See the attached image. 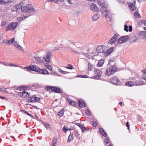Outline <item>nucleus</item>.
Listing matches in <instances>:
<instances>
[{"instance_id":"4d7b16f0","label":"nucleus","mask_w":146,"mask_h":146,"mask_svg":"<svg viewBox=\"0 0 146 146\" xmlns=\"http://www.w3.org/2000/svg\"><path fill=\"white\" fill-rule=\"evenodd\" d=\"M8 66H15V67H17V65H15L14 64H13L12 63H10L9 64V63Z\"/></svg>"},{"instance_id":"423d86ee","label":"nucleus","mask_w":146,"mask_h":146,"mask_svg":"<svg viewBox=\"0 0 146 146\" xmlns=\"http://www.w3.org/2000/svg\"><path fill=\"white\" fill-rule=\"evenodd\" d=\"M52 57V52H50L46 53L45 55L44 56L43 58L46 62L49 63L50 62Z\"/></svg>"},{"instance_id":"cd10ccee","label":"nucleus","mask_w":146,"mask_h":146,"mask_svg":"<svg viewBox=\"0 0 146 146\" xmlns=\"http://www.w3.org/2000/svg\"><path fill=\"white\" fill-rule=\"evenodd\" d=\"M14 46H15L17 48L20 50H21L22 49V47L19 44L18 42H15L14 43Z\"/></svg>"},{"instance_id":"5fc2aeb1","label":"nucleus","mask_w":146,"mask_h":146,"mask_svg":"<svg viewBox=\"0 0 146 146\" xmlns=\"http://www.w3.org/2000/svg\"><path fill=\"white\" fill-rule=\"evenodd\" d=\"M14 1V0L13 1L11 0L7 1H5V4L6 3H10L11 2H13Z\"/></svg>"},{"instance_id":"0eeeda50","label":"nucleus","mask_w":146,"mask_h":146,"mask_svg":"<svg viewBox=\"0 0 146 146\" xmlns=\"http://www.w3.org/2000/svg\"><path fill=\"white\" fill-rule=\"evenodd\" d=\"M26 68L30 70H32L39 73L40 68L36 65H31L26 67Z\"/></svg>"},{"instance_id":"aec40b11","label":"nucleus","mask_w":146,"mask_h":146,"mask_svg":"<svg viewBox=\"0 0 146 146\" xmlns=\"http://www.w3.org/2000/svg\"><path fill=\"white\" fill-rule=\"evenodd\" d=\"M135 85L137 86L141 85L144 84V82L141 79H139L136 81L135 82Z\"/></svg>"},{"instance_id":"09e8293b","label":"nucleus","mask_w":146,"mask_h":146,"mask_svg":"<svg viewBox=\"0 0 146 146\" xmlns=\"http://www.w3.org/2000/svg\"><path fill=\"white\" fill-rule=\"evenodd\" d=\"M86 76H87L85 75H79L78 76V77L82 78H86L87 77Z\"/></svg>"},{"instance_id":"4be33fe9","label":"nucleus","mask_w":146,"mask_h":146,"mask_svg":"<svg viewBox=\"0 0 146 146\" xmlns=\"http://www.w3.org/2000/svg\"><path fill=\"white\" fill-rule=\"evenodd\" d=\"M79 106L80 108H83L85 107L86 104L85 103L84 101L79 100L78 102Z\"/></svg>"},{"instance_id":"774afa93","label":"nucleus","mask_w":146,"mask_h":146,"mask_svg":"<svg viewBox=\"0 0 146 146\" xmlns=\"http://www.w3.org/2000/svg\"><path fill=\"white\" fill-rule=\"evenodd\" d=\"M142 78L146 81V75H143L142 76Z\"/></svg>"},{"instance_id":"a878e982","label":"nucleus","mask_w":146,"mask_h":146,"mask_svg":"<svg viewBox=\"0 0 146 146\" xmlns=\"http://www.w3.org/2000/svg\"><path fill=\"white\" fill-rule=\"evenodd\" d=\"M104 61L103 60H100L97 64V66L99 67H101L104 63Z\"/></svg>"},{"instance_id":"412c9836","label":"nucleus","mask_w":146,"mask_h":146,"mask_svg":"<svg viewBox=\"0 0 146 146\" xmlns=\"http://www.w3.org/2000/svg\"><path fill=\"white\" fill-rule=\"evenodd\" d=\"M99 131L102 135L104 136V137H106L107 135V134L105 130L102 128H100L99 129Z\"/></svg>"},{"instance_id":"ddd939ff","label":"nucleus","mask_w":146,"mask_h":146,"mask_svg":"<svg viewBox=\"0 0 146 146\" xmlns=\"http://www.w3.org/2000/svg\"><path fill=\"white\" fill-rule=\"evenodd\" d=\"M95 72V76L97 78H100L102 74V72L99 69H94Z\"/></svg>"},{"instance_id":"7ed1b4c3","label":"nucleus","mask_w":146,"mask_h":146,"mask_svg":"<svg viewBox=\"0 0 146 146\" xmlns=\"http://www.w3.org/2000/svg\"><path fill=\"white\" fill-rule=\"evenodd\" d=\"M18 22H11L8 25L6 29L7 31L9 30H13L15 29L18 25Z\"/></svg>"},{"instance_id":"dca6fc26","label":"nucleus","mask_w":146,"mask_h":146,"mask_svg":"<svg viewBox=\"0 0 146 146\" xmlns=\"http://www.w3.org/2000/svg\"><path fill=\"white\" fill-rule=\"evenodd\" d=\"M19 94L20 96L23 98L27 97L29 96V94L26 92L25 91H23V92H19Z\"/></svg>"},{"instance_id":"37998d69","label":"nucleus","mask_w":146,"mask_h":146,"mask_svg":"<svg viewBox=\"0 0 146 146\" xmlns=\"http://www.w3.org/2000/svg\"><path fill=\"white\" fill-rule=\"evenodd\" d=\"M141 22L142 24H144L146 26V21L143 20H141ZM143 29L145 30H146V27H144Z\"/></svg>"},{"instance_id":"7c9ffc66","label":"nucleus","mask_w":146,"mask_h":146,"mask_svg":"<svg viewBox=\"0 0 146 146\" xmlns=\"http://www.w3.org/2000/svg\"><path fill=\"white\" fill-rule=\"evenodd\" d=\"M15 40L14 38H13L9 40L7 42V43L8 45H9L11 43H12L14 42L15 41Z\"/></svg>"},{"instance_id":"20e7f679","label":"nucleus","mask_w":146,"mask_h":146,"mask_svg":"<svg viewBox=\"0 0 146 146\" xmlns=\"http://www.w3.org/2000/svg\"><path fill=\"white\" fill-rule=\"evenodd\" d=\"M110 81L111 83L115 85H119L122 84V83L121 82V81L119 80L115 76L111 78Z\"/></svg>"},{"instance_id":"f3484780","label":"nucleus","mask_w":146,"mask_h":146,"mask_svg":"<svg viewBox=\"0 0 146 146\" xmlns=\"http://www.w3.org/2000/svg\"><path fill=\"white\" fill-rule=\"evenodd\" d=\"M113 47H111L110 48V49L108 50L106 49L104 54L105 55L107 56L109 55L110 54L113 52Z\"/></svg>"},{"instance_id":"6e6d98bb","label":"nucleus","mask_w":146,"mask_h":146,"mask_svg":"<svg viewBox=\"0 0 146 146\" xmlns=\"http://www.w3.org/2000/svg\"><path fill=\"white\" fill-rule=\"evenodd\" d=\"M119 3H123L124 2V0H116Z\"/></svg>"},{"instance_id":"c756f323","label":"nucleus","mask_w":146,"mask_h":146,"mask_svg":"<svg viewBox=\"0 0 146 146\" xmlns=\"http://www.w3.org/2000/svg\"><path fill=\"white\" fill-rule=\"evenodd\" d=\"M57 139L56 138H54L52 143V145L51 146H55L56 144L57 143Z\"/></svg>"},{"instance_id":"473e14b6","label":"nucleus","mask_w":146,"mask_h":146,"mask_svg":"<svg viewBox=\"0 0 146 146\" xmlns=\"http://www.w3.org/2000/svg\"><path fill=\"white\" fill-rule=\"evenodd\" d=\"M45 66L48 70L52 71V67L50 65L48 64H46L44 65Z\"/></svg>"},{"instance_id":"052dcab7","label":"nucleus","mask_w":146,"mask_h":146,"mask_svg":"<svg viewBox=\"0 0 146 146\" xmlns=\"http://www.w3.org/2000/svg\"><path fill=\"white\" fill-rule=\"evenodd\" d=\"M0 98L2 99H5L6 101H7L8 100V98L7 97H2L1 96H0Z\"/></svg>"},{"instance_id":"e433bc0d","label":"nucleus","mask_w":146,"mask_h":146,"mask_svg":"<svg viewBox=\"0 0 146 146\" xmlns=\"http://www.w3.org/2000/svg\"><path fill=\"white\" fill-rule=\"evenodd\" d=\"M65 68H66L71 70L72 69L74 68L70 64H68L65 67Z\"/></svg>"},{"instance_id":"2f4dec72","label":"nucleus","mask_w":146,"mask_h":146,"mask_svg":"<svg viewBox=\"0 0 146 146\" xmlns=\"http://www.w3.org/2000/svg\"><path fill=\"white\" fill-rule=\"evenodd\" d=\"M82 55H84L85 57H87L89 59H91L92 58V56L88 53L82 52Z\"/></svg>"},{"instance_id":"bb28decb","label":"nucleus","mask_w":146,"mask_h":146,"mask_svg":"<svg viewBox=\"0 0 146 146\" xmlns=\"http://www.w3.org/2000/svg\"><path fill=\"white\" fill-rule=\"evenodd\" d=\"M93 68V65L90 62H88V70L89 71L92 70Z\"/></svg>"},{"instance_id":"c85d7f7f","label":"nucleus","mask_w":146,"mask_h":146,"mask_svg":"<svg viewBox=\"0 0 146 146\" xmlns=\"http://www.w3.org/2000/svg\"><path fill=\"white\" fill-rule=\"evenodd\" d=\"M34 58L35 59L37 60L39 62H42L43 61V58L42 57H39L38 56H35Z\"/></svg>"},{"instance_id":"72a5a7b5","label":"nucleus","mask_w":146,"mask_h":146,"mask_svg":"<svg viewBox=\"0 0 146 146\" xmlns=\"http://www.w3.org/2000/svg\"><path fill=\"white\" fill-rule=\"evenodd\" d=\"M99 18L98 15V14H96L94 15L92 17V19L95 21H96Z\"/></svg>"},{"instance_id":"9b49d317","label":"nucleus","mask_w":146,"mask_h":146,"mask_svg":"<svg viewBox=\"0 0 146 146\" xmlns=\"http://www.w3.org/2000/svg\"><path fill=\"white\" fill-rule=\"evenodd\" d=\"M106 47L104 46H98L97 48V51L99 53H102L105 54Z\"/></svg>"},{"instance_id":"3c124183","label":"nucleus","mask_w":146,"mask_h":146,"mask_svg":"<svg viewBox=\"0 0 146 146\" xmlns=\"http://www.w3.org/2000/svg\"><path fill=\"white\" fill-rule=\"evenodd\" d=\"M38 85H39L38 83H35L33 84L32 87H33L35 88L37 87Z\"/></svg>"},{"instance_id":"680f3d73","label":"nucleus","mask_w":146,"mask_h":146,"mask_svg":"<svg viewBox=\"0 0 146 146\" xmlns=\"http://www.w3.org/2000/svg\"><path fill=\"white\" fill-rule=\"evenodd\" d=\"M110 12L108 10H105V13L104 14L110 15Z\"/></svg>"},{"instance_id":"4c0bfd02","label":"nucleus","mask_w":146,"mask_h":146,"mask_svg":"<svg viewBox=\"0 0 146 146\" xmlns=\"http://www.w3.org/2000/svg\"><path fill=\"white\" fill-rule=\"evenodd\" d=\"M134 16L136 18H139L141 17L139 12L136 11L134 14Z\"/></svg>"},{"instance_id":"2eb2a0df","label":"nucleus","mask_w":146,"mask_h":146,"mask_svg":"<svg viewBox=\"0 0 146 146\" xmlns=\"http://www.w3.org/2000/svg\"><path fill=\"white\" fill-rule=\"evenodd\" d=\"M90 10L93 11H99V9L97 7L96 5L94 3H92L90 5Z\"/></svg>"},{"instance_id":"e2e57ef3","label":"nucleus","mask_w":146,"mask_h":146,"mask_svg":"<svg viewBox=\"0 0 146 146\" xmlns=\"http://www.w3.org/2000/svg\"><path fill=\"white\" fill-rule=\"evenodd\" d=\"M92 123L94 126L96 127L97 126V123L95 121H92Z\"/></svg>"},{"instance_id":"de8ad7c7","label":"nucleus","mask_w":146,"mask_h":146,"mask_svg":"<svg viewBox=\"0 0 146 146\" xmlns=\"http://www.w3.org/2000/svg\"><path fill=\"white\" fill-rule=\"evenodd\" d=\"M128 28L127 25H125L124 27V30L126 32H128Z\"/></svg>"},{"instance_id":"79ce46f5","label":"nucleus","mask_w":146,"mask_h":146,"mask_svg":"<svg viewBox=\"0 0 146 146\" xmlns=\"http://www.w3.org/2000/svg\"><path fill=\"white\" fill-rule=\"evenodd\" d=\"M52 87H53V86H47L45 88V89L47 91H49L50 90H51Z\"/></svg>"},{"instance_id":"9d476101","label":"nucleus","mask_w":146,"mask_h":146,"mask_svg":"<svg viewBox=\"0 0 146 146\" xmlns=\"http://www.w3.org/2000/svg\"><path fill=\"white\" fill-rule=\"evenodd\" d=\"M98 2L100 5L104 9H106L108 6V5L106 3L104 0H97Z\"/></svg>"},{"instance_id":"0e129e2a","label":"nucleus","mask_w":146,"mask_h":146,"mask_svg":"<svg viewBox=\"0 0 146 146\" xmlns=\"http://www.w3.org/2000/svg\"><path fill=\"white\" fill-rule=\"evenodd\" d=\"M129 32L132 31V26L131 25L129 26Z\"/></svg>"},{"instance_id":"1a4fd4ad","label":"nucleus","mask_w":146,"mask_h":146,"mask_svg":"<svg viewBox=\"0 0 146 146\" xmlns=\"http://www.w3.org/2000/svg\"><path fill=\"white\" fill-rule=\"evenodd\" d=\"M119 36L118 34H114L111 39L108 41V43L111 44H114L117 40Z\"/></svg>"},{"instance_id":"58836bf2","label":"nucleus","mask_w":146,"mask_h":146,"mask_svg":"<svg viewBox=\"0 0 146 146\" xmlns=\"http://www.w3.org/2000/svg\"><path fill=\"white\" fill-rule=\"evenodd\" d=\"M140 34L143 35V36H144L145 39L146 40V31H141L140 32Z\"/></svg>"},{"instance_id":"603ef678","label":"nucleus","mask_w":146,"mask_h":146,"mask_svg":"<svg viewBox=\"0 0 146 146\" xmlns=\"http://www.w3.org/2000/svg\"><path fill=\"white\" fill-rule=\"evenodd\" d=\"M70 105H73V106H75L76 105V103L74 101L72 100V104L71 103Z\"/></svg>"},{"instance_id":"a19ab883","label":"nucleus","mask_w":146,"mask_h":146,"mask_svg":"<svg viewBox=\"0 0 146 146\" xmlns=\"http://www.w3.org/2000/svg\"><path fill=\"white\" fill-rule=\"evenodd\" d=\"M45 127L47 129H48L50 127V125L49 124L47 123H46L44 125Z\"/></svg>"},{"instance_id":"ea45409f","label":"nucleus","mask_w":146,"mask_h":146,"mask_svg":"<svg viewBox=\"0 0 146 146\" xmlns=\"http://www.w3.org/2000/svg\"><path fill=\"white\" fill-rule=\"evenodd\" d=\"M104 142H105L106 144L109 143L110 141V139L108 137H107L104 139Z\"/></svg>"},{"instance_id":"a18cd8bd","label":"nucleus","mask_w":146,"mask_h":146,"mask_svg":"<svg viewBox=\"0 0 146 146\" xmlns=\"http://www.w3.org/2000/svg\"><path fill=\"white\" fill-rule=\"evenodd\" d=\"M66 101H67V102L70 104L71 103L72 104V100H70V98H67L66 99Z\"/></svg>"},{"instance_id":"69168bd1","label":"nucleus","mask_w":146,"mask_h":146,"mask_svg":"<svg viewBox=\"0 0 146 146\" xmlns=\"http://www.w3.org/2000/svg\"><path fill=\"white\" fill-rule=\"evenodd\" d=\"M129 122H127L126 124V126L127 127V129L128 130H129Z\"/></svg>"},{"instance_id":"393cba45","label":"nucleus","mask_w":146,"mask_h":146,"mask_svg":"<svg viewBox=\"0 0 146 146\" xmlns=\"http://www.w3.org/2000/svg\"><path fill=\"white\" fill-rule=\"evenodd\" d=\"M81 127L80 128L81 129L82 131L83 132H86L88 131L89 130V128L85 127L83 126V125L81 126Z\"/></svg>"},{"instance_id":"a211bd4d","label":"nucleus","mask_w":146,"mask_h":146,"mask_svg":"<svg viewBox=\"0 0 146 146\" xmlns=\"http://www.w3.org/2000/svg\"><path fill=\"white\" fill-rule=\"evenodd\" d=\"M27 13L26 15L23 16L22 17H19L18 18V19L19 20V21H22L24 19L27 18L28 17L31 15V14L32 13Z\"/></svg>"},{"instance_id":"c03bdc74","label":"nucleus","mask_w":146,"mask_h":146,"mask_svg":"<svg viewBox=\"0 0 146 146\" xmlns=\"http://www.w3.org/2000/svg\"><path fill=\"white\" fill-rule=\"evenodd\" d=\"M65 0H52V1H53V2L54 3H57L58 2H62L64 1Z\"/></svg>"},{"instance_id":"f257e3e1","label":"nucleus","mask_w":146,"mask_h":146,"mask_svg":"<svg viewBox=\"0 0 146 146\" xmlns=\"http://www.w3.org/2000/svg\"><path fill=\"white\" fill-rule=\"evenodd\" d=\"M13 8L15 9V11L16 12H19L21 11L22 13H34L36 11L33 5L31 4L26 5L23 2L17 4Z\"/></svg>"},{"instance_id":"f8f14e48","label":"nucleus","mask_w":146,"mask_h":146,"mask_svg":"<svg viewBox=\"0 0 146 146\" xmlns=\"http://www.w3.org/2000/svg\"><path fill=\"white\" fill-rule=\"evenodd\" d=\"M51 91L52 92H55L56 93H63V92L60 88L57 86L52 87Z\"/></svg>"},{"instance_id":"13d9d810","label":"nucleus","mask_w":146,"mask_h":146,"mask_svg":"<svg viewBox=\"0 0 146 146\" xmlns=\"http://www.w3.org/2000/svg\"><path fill=\"white\" fill-rule=\"evenodd\" d=\"M106 10V9H101L100 11L101 12V13L103 14H105V10Z\"/></svg>"},{"instance_id":"49530a36","label":"nucleus","mask_w":146,"mask_h":146,"mask_svg":"<svg viewBox=\"0 0 146 146\" xmlns=\"http://www.w3.org/2000/svg\"><path fill=\"white\" fill-rule=\"evenodd\" d=\"M0 5H5V1H4V0H0Z\"/></svg>"},{"instance_id":"6e6552de","label":"nucleus","mask_w":146,"mask_h":146,"mask_svg":"<svg viewBox=\"0 0 146 146\" xmlns=\"http://www.w3.org/2000/svg\"><path fill=\"white\" fill-rule=\"evenodd\" d=\"M40 99L38 97L35 96H31L28 99V102H37L40 101Z\"/></svg>"},{"instance_id":"f03ea898","label":"nucleus","mask_w":146,"mask_h":146,"mask_svg":"<svg viewBox=\"0 0 146 146\" xmlns=\"http://www.w3.org/2000/svg\"><path fill=\"white\" fill-rule=\"evenodd\" d=\"M117 70V68L115 66H112L106 70V75L108 76H110L114 73Z\"/></svg>"},{"instance_id":"8fccbe9b","label":"nucleus","mask_w":146,"mask_h":146,"mask_svg":"<svg viewBox=\"0 0 146 146\" xmlns=\"http://www.w3.org/2000/svg\"><path fill=\"white\" fill-rule=\"evenodd\" d=\"M137 118L139 121H141L142 120V118L140 115H138L137 116Z\"/></svg>"},{"instance_id":"864d4df0","label":"nucleus","mask_w":146,"mask_h":146,"mask_svg":"<svg viewBox=\"0 0 146 146\" xmlns=\"http://www.w3.org/2000/svg\"><path fill=\"white\" fill-rule=\"evenodd\" d=\"M68 130H69L68 129L65 128V127H63L62 130L63 131H64L65 132H66V131H68Z\"/></svg>"},{"instance_id":"bf43d9fd","label":"nucleus","mask_w":146,"mask_h":146,"mask_svg":"<svg viewBox=\"0 0 146 146\" xmlns=\"http://www.w3.org/2000/svg\"><path fill=\"white\" fill-rule=\"evenodd\" d=\"M7 23L6 21H3L1 22V25L2 26H4L6 25Z\"/></svg>"},{"instance_id":"338daca9","label":"nucleus","mask_w":146,"mask_h":146,"mask_svg":"<svg viewBox=\"0 0 146 146\" xmlns=\"http://www.w3.org/2000/svg\"><path fill=\"white\" fill-rule=\"evenodd\" d=\"M141 72L143 73L144 75H146V68L143 70H142Z\"/></svg>"},{"instance_id":"5701e85b","label":"nucleus","mask_w":146,"mask_h":146,"mask_svg":"<svg viewBox=\"0 0 146 146\" xmlns=\"http://www.w3.org/2000/svg\"><path fill=\"white\" fill-rule=\"evenodd\" d=\"M73 139V135L72 134L70 133L68 136V140H67V142L68 143H69Z\"/></svg>"},{"instance_id":"39448f33","label":"nucleus","mask_w":146,"mask_h":146,"mask_svg":"<svg viewBox=\"0 0 146 146\" xmlns=\"http://www.w3.org/2000/svg\"><path fill=\"white\" fill-rule=\"evenodd\" d=\"M129 37L128 36H122L118 39L117 41L118 44H120L127 42L129 40Z\"/></svg>"},{"instance_id":"b1692460","label":"nucleus","mask_w":146,"mask_h":146,"mask_svg":"<svg viewBox=\"0 0 146 146\" xmlns=\"http://www.w3.org/2000/svg\"><path fill=\"white\" fill-rule=\"evenodd\" d=\"M134 85V83L132 81H129L126 82L125 85L129 86H131Z\"/></svg>"},{"instance_id":"f704fd0d","label":"nucleus","mask_w":146,"mask_h":146,"mask_svg":"<svg viewBox=\"0 0 146 146\" xmlns=\"http://www.w3.org/2000/svg\"><path fill=\"white\" fill-rule=\"evenodd\" d=\"M58 71L60 73L63 74H66L69 73V72H68L63 71L60 69H58Z\"/></svg>"},{"instance_id":"6ab92c4d","label":"nucleus","mask_w":146,"mask_h":146,"mask_svg":"<svg viewBox=\"0 0 146 146\" xmlns=\"http://www.w3.org/2000/svg\"><path fill=\"white\" fill-rule=\"evenodd\" d=\"M39 73L42 74H48L49 72L45 68L40 69L39 72Z\"/></svg>"},{"instance_id":"4468645a","label":"nucleus","mask_w":146,"mask_h":146,"mask_svg":"<svg viewBox=\"0 0 146 146\" xmlns=\"http://www.w3.org/2000/svg\"><path fill=\"white\" fill-rule=\"evenodd\" d=\"M130 9L131 10H134L136 9V7H135L136 0H135L133 3H128Z\"/></svg>"},{"instance_id":"c9c22d12","label":"nucleus","mask_w":146,"mask_h":146,"mask_svg":"<svg viewBox=\"0 0 146 146\" xmlns=\"http://www.w3.org/2000/svg\"><path fill=\"white\" fill-rule=\"evenodd\" d=\"M64 110L63 109L61 110L59 112L58 115L60 117L62 116L64 114Z\"/></svg>"}]
</instances>
